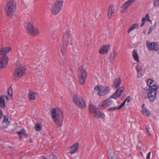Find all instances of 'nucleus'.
<instances>
[{
  "mask_svg": "<svg viewBox=\"0 0 159 159\" xmlns=\"http://www.w3.org/2000/svg\"><path fill=\"white\" fill-rule=\"evenodd\" d=\"M153 80L151 79H148L147 81V83L149 87L148 89L144 88L142 91L143 97L145 98H148L150 101L153 102L157 96V91L158 87L157 85L153 84Z\"/></svg>",
  "mask_w": 159,
  "mask_h": 159,
  "instance_id": "nucleus-1",
  "label": "nucleus"
},
{
  "mask_svg": "<svg viewBox=\"0 0 159 159\" xmlns=\"http://www.w3.org/2000/svg\"><path fill=\"white\" fill-rule=\"evenodd\" d=\"M52 118L54 121L59 126L62 125L63 121V116L61 111L57 109L56 110L53 108L51 111Z\"/></svg>",
  "mask_w": 159,
  "mask_h": 159,
  "instance_id": "nucleus-2",
  "label": "nucleus"
},
{
  "mask_svg": "<svg viewBox=\"0 0 159 159\" xmlns=\"http://www.w3.org/2000/svg\"><path fill=\"white\" fill-rule=\"evenodd\" d=\"M10 50V48L7 47L2 48L0 50V54L2 55L0 58V68L1 69L4 68L7 66L8 59L6 54Z\"/></svg>",
  "mask_w": 159,
  "mask_h": 159,
  "instance_id": "nucleus-3",
  "label": "nucleus"
},
{
  "mask_svg": "<svg viewBox=\"0 0 159 159\" xmlns=\"http://www.w3.org/2000/svg\"><path fill=\"white\" fill-rule=\"evenodd\" d=\"M26 69L25 67L20 65L17 66L14 71V80H17L25 75Z\"/></svg>",
  "mask_w": 159,
  "mask_h": 159,
  "instance_id": "nucleus-4",
  "label": "nucleus"
},
{
  "mask_svg": "<svg viewBox=\"0 0 159 159\" xmlns=\"http://www.w3.org/2000/svg\"><path fill=\"white\" fill-rule=\"evenodd\" d=\"M63 0H57L53 4L51 9V12L53 15L57 14L61 10L63 4Z\"/></svg>",
  "mask_w": 159,
  "mask_h": 159,
  "instance_id": "nucleus-5",
  "label": "nucleus"
},
{
  "mask_svg": "<svg viewBox=\"0 0 159 159\" xmlns=\"http://www.w3.org/2000/svg\"><path fill=\"white\" fill-rule=\"evenodd\" d=\"M79 75H78L79 79V82L81 85L84 84L87 77V74L83 66H81L79 68Z\"/></svg>",
  "mask_w": 159,
  "mask_h": 159,
  "instance_id": "nucleus-6",
  "label": "nucleus"
},
{
  "mask_svg": "<svg viewBox=\"0 0 159 159\" xmlns=\"http://www.w3.org/2000/svg\"><path fill=\"white\" fill-rule=\"evenodd\" d=\"M94 90L97 94L100 96L108 94L110 92V88L108 86L104 87L102 85H97L95 87Z\"/></svg>",
  "mask_w": 159,
  "mask_h": 159,
  "instance_id": "nucleus-7",
  "label": "nucleus"
},
{
  "mask_svg": "<svg viewBox=\"0 0 159 159\" xmlns=\"http://www.w3.org/2000/svg\"><path fill=\"white\" fill-rule=\"evenodd\" d=\"M16 8V4L14 2L10 1L8 2L6 8L7 16H11L15 12Z\"/></svg>",
  "mask_w": 159,
  "mask_h": 159,
  "instance_id": "nucleus-8",
  "label": "nucleus"
},
{
  "mask_svg": "<svg viewBox=\"0 0 159 159\" xmlns=\"http://www.w3.org/2000/svg\"><path fill=\"white\" fill-rule=\"evenodd\" d=\"M27 32L30 35L34 36L40 34V31L30 23H27Z\"/></svg>",
  "mask_w": 159,
  "mask_h": 159,
  "instance_id": "nucleus-9",
  "label": "nucleus"
},
{
  "mask_svg": "<svg viewBox=\"0 0 159 159\" xmlns=\"http://www.w3.org/2000/svg\"><path fill=\"white\" fill-rule=\"evenodd\" d=\"M73 101L75 104L80 108L82 109L85 107L86 103L80 96L75 95L73 98Z\"/></svg>",
  "mask_w": 159,
  "mask_h": 159,
  "instance_id": "nucleus-10",
  "label": "nucleus"
},
{
  "mask_svg": "<svg viewBox=\"0 0 159 159\" xmlns=\"http://www.w3.org/2000/svg\"><path fill=\"white\" fill-rule=\"evenodd\" d=\"M70 35V32L67 31L63 35V38L62 40V45L61 48V51L63 53L66 51V48L68 45L69 41V37Z\"/></svg>",
  "mask_w": 159,
  "mask_h": 159,
  "instance_id": "nucleus-11",
  "label": "nucleus"
},
{
  "mask_svg": "<svg viewBox=\"0 0 159 159\" xmlns=\"http://www.w3.org/2000/svg\"><path fill=\"white\" fill-rule=\"evenodd\" d=\"M146 46L149 50L154 51L157 52L159 50V45L157 42L149 43L146 42Z\"/></svg>",
  "mask_w": 159,
  "mask_h": 159,
  "instance_id": "nucleus-12",
  "label": "nucleus"
},
{
  "mask_svg": "<svg viewBox=\"0 0 159 159\" xmlns=\"http://www.w3.org/2000/svg\"><path fill=\"white\" fill-rule=\"evenodd\" d=\"M110 97L109 98L103 101L100 106V108L102 109H104L107 107L110 106L113 103V101Z\"/></svg>",
  "mask_w": 159,
  "mask_h": 159,
  "instance_id": "nucleus-13",
  "label": "nucleus"
},
{
  "mask_svg": "<svg viewBox=\"0 0 159 159\" xmlns=\"http://www.w3.org/2000/svg\"><path fill=\"white\" fill-rule=\"evenodd\" d=\"M124 88H121V89L120 90V88H118L117 90L111 96V98L117 100L118 99L122 93L124 92Z\"/></svg>",
  "mask_w": 159,
  "mask_h": 159,
  "instance_id": "nucleus-14",
  "label": "nucleus"
},
{
  "mask_svg": "<svg viewBox=\"0 0 159 159\" xmlns=\"http://www.w3.org/2000/svg\"><path fill=\"white\" fill-rule=\"evenodd\" d=\"M135 0H129L124 3L121 7V10H120L121 12H123L125 11H126V9L133 3Z\"/></svg>",
  "mask_w": 159,
  "mask_h": 159,
  "instance_id": "nucleus-15",
  "label": "nucleus"
},
{
  "mask_svg": "<svg viewBox=\"0 0 159 159\" xmlns=\"http://www.w3.org/2000/svg\"><path fill=\"white\" fill-rule=\"evenodd\" d=\"M110 48V45H103L99 49V53L102 54H106L108 52Z\"/></svg>",
  "mask_w": 159,
  "mask_h": 159,
  "instance_id": "nucleus-16",
  "label": "nucleus"
},
{
  "mask_svg": "<svg viewBox=\"0 0 159 159\" xmlns=\"http://www.w3.org/2000/svg\"><path fill=\"white\" fill-rule=\"evenodd\" d=\"M79 144L78 143H75L70 147V150L69 153L70 154H73L76 153L78 150Z\"/></svg>",
  "mask_w": 159,
  "mask_h": 159,
  "instance_id": "nucleus-17",
  "label": "nucleus"
},
{
  "mask_svg": "<svg viewBox=\"0 0 159 159\" xmlns=\"http://www.w3.org/2000/svg\"><path fill=\"white\" fill-rule=\"evenodd\" d=\"M16 133L18 134L20 139H22V136L25 137V138L28 137V134L26 133V130L24 129H22L20 131H17Z\"/></svg>",
  "mask_w": 159,
  "mask_h": 159,
  "instance_id": "nucleus-18",
  "label": "nucleus"
},
{
  "mask_svg": "<svg viewBox=\"0 0 159 159\" xmlns=\"http://www.w3.org/2000/svg\"><path fill=\"white\" fill-rule=\"evenodd\" d=\"M7 100V96L3 95L0 97V104L2 107L4 108L5 107V101Z\"/></svg>",
  "mask_w": 159,
  "mask_h": 159,
  "instance_id": "nucleus-19",
  "label": "nucleus"
},
{
  "mask_svg": "<svg viewBox=\"0 0 159 159\" xmlns=\"http://www.w3.org/2000/svg\"><path fill=\"white\" fill-rule=\"evenodd\" d=\"M94 117L97 118L102 119L105 117V115L98 110L94 113Z\"/></svg>",
  "mask_w": 159,
  "mask_h": 159,
  "instance_id": "nucleus-20",
  "label": "nucleus"
},
{
  "mask_svg": "<svg viewBox=\"0 0 159 159\" xmlns=\"http://www.w3.org/2000/svg\"><path fill=\"white\" fill-rule=\"evenodd\" d=\"M114 11V7L113 5H111L109 7L108 12V16L109 18H111L112 14Z\"/></svg>",
  "mask_w": 159,
  "mask_h": 159,
  "instance_id": "nucleus-21",
  "label": "nucleus"
},
{
  "mask_svg": "<svg viewBox=\"0 0 159 159\" xmlns=\"http://www.w3.org/2000/svg\"><path fill=\"white\" fill-rule=\"evenodd\" d=\"M121 83V80L120 78L116 79L114 82V87L116 88H118L120 86Z\"/></svg>",
  "mask_w": 159,
  "mask_h": 159,
  "instance_id": "nucleus-22",
  "label": "nucleus"
},
{
  "mask_svg": "<svg viewBox=\"0 0 159 159\" xmlns=\"http://www.w3.org/2000/svg\"><path fill=\"white\" fill-rule=\"evenodd\" d=\"M89 111L90 112L94 113L97 111L98 108L93 105L90 104L89 105Z\"/></svg>",
  "mask_w": 159,
  "mask_h": 159,
  "instance_id": "nucleus-23",
  "label": "nucleus"
},
{
  "mask_svg": "<svg viewBox=\"0 0 159 159\" xmlns=\"http://www.w3.org/2000/svg\"><path fill=\"white\" fill-rule=\"evenodd\" d=\"M150 21L151 20L149 19V16L148 14H147L145 16L142 18V23L141 24V26H143L145 24L146 21Z\"/></svg>",
  "mask_w": 159,
  "mask_h": 159,
  "instance_id": "nucleus-24",
  "label": "nucleus"
},
{
  "mask_svg": "<svg viewBox=\"0 0 159 159\" xmlns=\"http://www.w3.org/2000/svg\"><path fill=\"white\" fill-rule=\"evenodd\" d=\"M131 97H127L124 101L117 108V110H119L122 108L125 105L126 101L129 102V101L131 100Z\"/></svg>",
  "mask_w": 159,
  "mask_h": 159,
  "instance_id": "nucleus-25",
  "label": "nucleus"
},
{
  "mask_svg": "<svg viewBox=\"0 0 159 159\" xmlns=\"http://www.w3.org/2000/svg\"><path fill=\"white\" fill-rule=\"evenodd\" d=\"M132 56L134 57V60L137 61L139 62V56L138 54L137 53L136 50L134 49L132 52Z\"/></svg>",
  "mask_w": 159,
  "mask_h": 159,
  "instance_id": "nucleus-26",
  "label": "nucleus"
},
{
  "mask_svg": "<svg viewBox=\"0 0 159 159\" xmlns=\"http://www.w3.org/2000/svg\"><path fill=\"white\" fill-rule=\"evenodd\" d=\"M141 111L144 116H149L151 115V113L149 111L145 108H144V110L143 109L141 110Z\"/></svg>",
  "mask_w": 159,
  "mask_h": 159,
  "instance_id": "nucleus-27",
  "label": "nucleus"
},
{
  "mask_svg": "<svg viewBox=\"0 0 159 159\" xmlns=\"http://www.w3.org/2000/svg\"><path fill=\"white\" fill-rule=\"evenodd\" d=\"M117 53V52L116 51H113L112 52L110 53L109 57L110 60H112L116 55Z\"/></svg>",
  "mask_w": 159,
  "mask_h": 159,
  "instance_id": "nucleus-28",
  "label": "nucleus"
},
{
  "mask_svg": "<svg viewBox=\"0 0 159 159\" xmlns=\"http://www.w3.org/2000/svg\"><path fill=\"white\" fill-rule=\"evenodd\" d=\"M108 153L109 159H116L113 152H108Z\"/></svg>",
  "mask_w": 159,
  "mask_h": 159,
  "instance_id": "nucleus-29",
  "label": "nucleus"
},
{
  "mask_svg": "<svg viewBox=\"0 0 159 159\" xmlns=\"http://www.w3.org/2000/svg\"><path fill=\"white\" fill-rule=\"evenodd\" d=\"M138 27V25L137 24H133L128 29L127 32L129 33L132 30H134L135 28H137Z\"/></svg>",
  "mask_w": 159,
  "mask_h": 159,
  "instance_id": "nucleus-30",
  "label": "nucleus"
},
{
  "mask_svg": "<svg viewBox=\"0 0 159 159\" xmlns=\"http://www.w3.org/2000/svg\"><path fill=\"white\" fill-rule=\"evenodd\" d=\"M28 97L29 99H31L32 100H33L35 98V96L33 92H30V93Z\"/></svg>",
  "mask_w": 159,
  "mask_h": 159,
  "instance_id": "nucleus-31",
  "label": "nucleus"
},
{
  "mask_svg": "<svg viewBox=\"0 0 159 159\" xmlns=\"http://www.w3.org/2000/svg\"><path fill=\"white\" fill-rule=\"evenodd\" d=\"M34 128L35 130L37 131H39L41 129V128L39 124H36Z\"/></svg>",
  "mask_w": 159,
  "mask_h": 159,
  "instance_id": "nucleus-32",
  "label": "nucleus"
},
{
  "mask_svg": "<svg viewBox=\"0 0 159 159\" xmlns=\"http://www.w3.org/2000/svg\"><path fill=\"white\" fill-rule=\"evenodd\" d=\"M154 7H159V0H154L153 2Z\"/></svg>",
  "mask_w": 159,
  "mask_h": 159,
  "instance_id": "nucleus-33",
  "label": "nucleus"
},
{
  "mask_svg": "<svg viewBox=\"0 0 159 159\" xmlns=\"http://www.w3.org/2000/svg\"><path fill=\"white\" fill-rule=\"evenodd\" d=\"M7 93L9 95L12 96L13 94L12 90L11 88V87H10L7 90Z\"/></svg>",
  "mask_w": 159,
  "mask_h": 159,
  "instance_id": "nucleus-34",
  "label": "nucleus"
},
{
  "mask_svg": "<svg viewBox=\"0 0 159 159\" xmlns=\"http://www.w3.org/2000/svg\"><path fill=\"white\" fill-rule=\"evenodd\" d=\"M136 71L138 73L141 71L142 70L141 66L139 65H137L136 66Z\"/></svg>",
  "mask_w": 159,
  "mask_h": 159,
  "instance_id": "nucleus-35",
  "label": "nucleus"
},
{
  "mask_svg": "<svg viewBox=\"0 0 159 159\" xmlns=\"http://www.w3.org/2000/svg\"><path fill=\"white\" fill-rule=\"evenodd\" d=\"M9 123H7L5 122L4 123L2 121V127H1L2 128H6L8 125Z\"/></svg>",
  "mask_w": 159,
  "mask_h": 159,
  "instance_id": "nucleus-36",
  "label": "nucleus"
},
{
  "mask_svg": "<svg viewBox=\"0 0 159 159\" xmlns=\"http://www.w3.org/2000/svg\"><path fill=\"white\" fill-rule=\"evenodd\" d=\"M117 108L116 107H112L108 108L107 110L108 111H113L115 110Z\"/></svg>",
  "mask_w": 159,
  "mask_h": 159,
  "instance_id": "nucleus-37",
  "label": "nucleus"
},
{
  "mask_svg": "<svg viewBox=\"0 0 159 159\" xmlns=\"http://www.w3.org/2000/svg\"><path fill=\"white\" fill-rule=\"evenodd\" d=\"M3 122L4 123L5 122L6 123H9L10 121H8V118H7L5 116H4V120L3 121Z\"/></svg>",
  "mask_w": 159,
  "mask_h": 159,
  "instance_id": "nucleus-38",
  "label": "nucleus"
},
{
  "mask_svg": "<svg viewBox=\"0 0 159 159\" xmlns=\"http://www.w3.org/2000/svg\"><path fill=\"white\" fill-rule=\"evenodd\" d=\"M153 29V27H152V26L150 27L149 31H148V34H149L151 33L152 32Z\"/></svg>",
  "mask_w": 159,
  "mask_h": 159,
  "instance_id": "nucleus-39",
  "label": "nucleus"
},
{
  "mask_svg": "<svg viewBox=\"0 0 159 159\" xmlns=\"http://www.w3.org/2000/svg\"><path fill=\"white\" fill-rule=\"evenodd\" d=\"M151 152H149L147 154L146 157V159H150V155Z\"/></svg>",
  "mask_w": 159,
  "mask_h": 159,
  "instance_id": "nucleus-40",
  "label": "nucleus"
},
{
  "mask_svg": "<svg viewBox=\"0 0 159 159\" xmlns=\"http://www.w3.org/2000/svg\"><path fill=\"white\" fill-rule=\"evenodd\" d=\"M3 116V113L1 110L0 109V119H1Z\"/></svg>",
  "mask_w": 159,
  "mask_h": 159,
  "instance_id": "nucleus-41",
  "label": "nucleus"
},
{
  "mask_svg": "<svg viewBox=\"0 0 159 159\" xmlns=\"http://www.w3.org/2000/svg\"><path fill=\"white\" fill-rule=\"evenodd\" d=\"M146 128L147 129V132H149V129H150V127L148 125H147V126L146 127Z\"/></svg>",
  "mask_w": 159,
  "mask_h": 159,
  "instance_id": "nucleus-42",
  "label": "nucleus"
},
{
  "mask_svg": "<svg viewBox=\"0 0 159 159\" xmlns=\"http://www.w3.org/2000/svg\"><path fill=\"white\" fill-rule=\"evenodd\" d=\"M52 157H53V159H57V157L56 155L53 154L52 155Z\"/></svg>",
  "mask_w": 159,
  "mask_h": 159,
  "instance_id": "nucleus-43",
  "label": "nucleus"
},
{
  "mask_svg": "<svg viewBox=\"0 0 159 159\" xmlns=\"http://www.w3.org/2000/svg\"><path fill=\"white\" fill-rule=\"evenodd\" d=\"M42 159H48V158L45 156H43V157Z\"/></svg>",
  "mask_w": 159,
  "mask_h": 159,
  "instance_id": "nucleus-44",
  "label": "nucleus"
},
{
  "mask_svg": "<svg viewBox=\"0 0 159 159\" xmlns=\"http://www.w3.org/2000/svg\"><path fill=\"white\" fill-rule=\"evenodd\" d=\"M54 39H55V41H57V37H56V38H54Z\"/></svg>",
  "mask_w": 159,
  "mask_h": 159,
  "instance_id": "nucleus-45",
  "label": "nucleus"
},
{
  "mask_svg": "<svg viewBox=\"0 0 159 159\" xmlns=\"http://www.w3.org/2000/svg\"><path fill=\"white\" fill-rule=\"evenodd\" d=\"M145 106V104H143L142 107H143Z\"/></svg>",
  "mask_w": 159,
  "mask_h": 159,
  "instance_id": "nucleus-46",
  "label": "nucleus"
},
{
  "mask_svg": "<svg viewBox=\"0 0 159 159\" xmlns=\"http://www.w3.org/2000/svg\"><path fill=\"white\" fill-rule=\"evenodd\" d=\"M140 153H141V154L142 155V156H143V153H142V152H140Z\"/></svg>",
  "mask_w": 159,
  "mask_h": 159,
  "instance_id": "nucleus-47",
  "label": "nucleus"
},
{
  "mask_svg": "<svg viewBox=\"0 0 159 159\" xmlns=\"http://www.w3.org/2000/svg\"><path fill=\"white\" fill-rule=\"evenodd\" d=\"M32 142V141H31L30 142Z\"/></svg>",
  "mask_w": 159,
  "mask_h": 159,
  "instance_id": "nucleus-48",
  "label": "nucleus"
}]
</instances>
